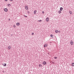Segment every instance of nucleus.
<instances>
[{"mask_svg": "<svg viewBox=\"0 0 74 74\" xmlns=\"http://www.w3.org/2000/svg\"><path fill=\"white\" fill-rule=\"evenodd\" d=\"M25 8L26 10H29V9L28 8V6H25Z\"/></svg>", "mask_w": 74, "mask_h": 74, "instance_id": "nucleus-3", "label": "nucleus"}, {"mask_svg": "<svg viewBox=\"0 0 74 74\" xmlns=\"http://www.w3.org/2000/svg\"><path fill=\"white\" fill-rule=\"evenodd\" d=\"M10 1H12V0H10Z\"/></svg>", "mask_w": 74, "mask_h": 74, "instance_id": "nucleus-28", "label": "nucleus"}, {"mask_svg": "<svg viewBox=\"0 0 74 74\" xmlns=\"http://www.w3.org/2000/svg\"><path fill=\"white\" fill-rule=\"evenodd\" d=\"M50 37H52L53 38V35H50Z\"/></svg>", "mask_w": 74, "mask_h": 74, "instance_id": "nucleus-18", "label": "nucleus"}, {"mask_svg": "<svg viewBox=\"0 0 74 74\" xmlns=\"http://www.w3.org/2000/svg\"><path fill=\"white\" fill-rule=\"evenodd\" d=\"M49 20V18L48 17H47L46 19V21H47V22H48Z\"/></svg>", "mask_w": 74, "mask_h": 74, "instance_id": "nucleus-2", "label": "nucleus"}, {"mask_svg": "<svg viewBox=\"0 0 74 74\" xmlns=\"http://www.w3.org/2000/svg\"><path fill=\"white\" fill-rule=\"evenodd\" d=\"M48 46V44H45L44 46V47H47Z\"/></svg>", "mask_w": 74, "mask_h": 74, "instance_id": "nucleus-6", "label": "nucleus"}, {"mask_svg": "<svg viewBox=\"0 0 74 74\" xmlns=\"http://www.w3.org/2000/svg\"><path fill=\"white\" fill-rule=\"evenodd\" d=\"M13 27H14V28H15V27H16V26H15V25H14L13 26Z\"/></svg>", "mask_w": 74, "mask_h": 74, "instance_id": "nucleus-17", "label": "nucleus"}, {"mask_svg": "<svg viewBox=\"0 0 74 74\" xmlns=\"http://www.w3.org/2000/svg\"><path fill=\"white\" fill-rule=\"evenodd\" d=\"M60 11H63V8L61 7L60 8Z\"/></svg>", "mask_w": 74, "mask_h": 74, "instance_id": "nucleus-10", "label": "nucleus"}, {"mask_svg": "<svg viewBox=\"0 0 74 74\" xmlns=\"http://www.w3.org/2000/svg\"><path fill=\"white\" fill-rule=\"evenodd\" d=\"M4 11L5 12H7L8 11V9L7 8L4 9Z\"/></svg>", "mask_w": 74, "mask_h": 74, "instance_id": "nucleus-4", "label": "nucleus"}, {"mask_svg": "<svg viewBox=\"0 0 74 74\" xmlns=\"http://www.w3.org/2000/svg\"><path fill=\"white\" fill-rule=\"evenodd\" d=\"M58 32H59V33H60V31H58Z\"/></svg>", "mask_w": 74, "mask_h": 74, "instance_id": "nucleus-27", "label": "nucleus"}, {"mask_svg": "<svg viewBox=\"0 0 74 74\" xmlns=\"http://www.w3.org/2000/svg\"><path fill=\"white\" fill-rule=\"evenodd\" d=\"M58 32H59V31L58 30H56L55 31V32L56 33H58Z\"/></svg>", "mask_w": 74, "mask_h": 74, "instance_id": "nucleus-13", "label": "nucleus"}, {"mask_svg": "<svg viewBox=\"0 0 74 74\" xmlns=\"http://www.w3.org/2000/svg\"><path fill=\"white\" fill-rule=\"evenodd\" d=\"M42 64H44V65H45L46 64H47V62L45 61H44L43 62Z\"/></svg>", "mask_w": 74, "mask_h": 74, "instance_id": "nucleus-5", "label": "nucleus"}, {"mask_svg": "<svg viewBox=\"0 0 74 74\" xmlns=\"http://www.w3.org/2000/svg\"><path fill=\"white\" fill-rule=\"evenodd\" d=\"M41 64H40L39 65V67H41Z\"/></svg>", "mask_w": 74, "mask_h": 74, "instance_id": "nucleus-19", "label": "nucleus"}, {"mask_svg": "<svg viewBox=\"0 0 74 74\" xmlns=\"http://www.w3.org/2000/svg\"><path fill=\"white\" fill-rule=\"evenodd\" d=\"M42 14H44V11L42 12Z\"/></svg>", "mask_w": 74, "mask_h": 74, "instance_id": "nucleus-23", "label": "nucleus"}, {"mask_svg": "<svg viewBox=\"0 0 74 74\" xmlns=\"http://www.w3.org/2000/svg\"><path fill=\"white\" fill-rule=\"evenodd\" d=\"M69 13L70 14H73V13H72V12L70 10L69 11Z\"/></svg>", "mask_w": 74, "mask_h": 74, "instance_id": "nucleus-11", "label": "nucleus"}, {"mask_svg": "<svg viewBox=\"0 0 74 74\" xmlns=\"http://www.w3.org/2000/svg\"><path fill=\"white\" fill-rule=\"evenodd\" d=\"M32 35H34V33H32Z\"/></svg>", "mask_w": 74, "mask_h": 74, "instance_id": "nucleus-24", "label": "nucleus"}, {"mask_svg": "<svg viewBox=\"0 0 74 74\" xmlns=\"http://www.w3.org/2000/svg\"><path fill=\"white\" fill-rule=\"evenodd\" d=\"M3 66H6V65H7V64H6L5 63H4V64H3Z\"/></svg>", "mask_w": 74, "mask_h": 74, "instance_id": "nucleus-15", "label": "nucleus"}, {"mask_svg": "<svg viewBox=\"0 0 74 74\" xmlns=\"http://www.w3.org/2000/svg\"><path fill=\"white\" fill-rule=\"evenodd\" d=\"M28 14H29L30 13V12L29 11H28L27 12Z\"/></svg>", "mask_w": 74, "mask_h": 74, "instance_id": "nucleus-21", "label": "nucleus"}, {"mask_svg": "<svg viewBox=\"0 0 74 74\" xmlns=\"http://www.w3.org/2000/svg\"><path fill=\"white\" fill-rule=\"evenodd\" d=\"M38 21L39 22H41V21H42L41 20H38Z\"/></svg>", "mask_w": 74, "mask_h": 74, "instance_id": "nucleus-20", "label": "nucleus"}, {"mask_svg": "<svg viewBox=\"0 0 74 74\" xmlns=\"http://www.w3.org/2000/svg\"><path fill=\"white\" fill-rule=\"evenodd\" d=\"M36 12H37V10H35L34 12V14H36Z\"/></svg>", "mask_w": 74, "mask_h": 74, "instance_id": "nucleus-12", "label": "nucleus"}, {"mask_svg": "<svg viewBox=\"0 0 74 74\" xmlns=\"http://www.w3.org/2000/svg\"><path fill=\"white\" fill-rule=\"evenodd\" d=\"M58 12L59 14H61V13H62V11L60 10H59L58 11Z\"/></svg>", "mask_w": 74, "mask_h": 74, "instance_id": "nucleus-9", "label": "nucleus"}, {"mask_svg": "<svg viewBox=\"0 0 74 74\" xmlns=\"http://www.w3.org/2000/svg\"><path fill=\"white\" fill-rule=\"evenodd\" d=\"M16 25H17V26H19V25H20V23H16Z\"/></svg>", "mask_w": 74, "mask_h": 74, "instance_id": "nucleus-8", "label": "nucleus"}, {"mask_svg": "<svg viewBox=\"0 0 74 74\" xmlns=\"http://www.w3.org/2000/svg\"><path fill=\"white\" fill-rule=\"evenodd\" d=\"M54 58H55V59H57V58H58L57 57H55Z\"/></svg>", "mask_w": 74, "mask_h": 74, "instance_id": "nucleus-22", "label": "nucleus"}, {"mask_svg": "<svg viewBox=\"0 0 74 74\" xmlns=\"http://www.w3.org/2000/svg\"><path fill=\"white\" fill-rule=\"evenodd\" d=\"M8 7H10L11 6V4H8Z\"/></svg>", "mask_w": 74, "mask_h": 74, "instance_id": "nucleus-16", "label": "nucleus"}, {"mask_svg": "<svg viewBox=\"0 0 74 74\" xmlns=\"http://www.w3.org/2000/svg\"><path fill=\"white\" fill-rule=\"evenodd\" d=\"M71 45H72L74 44V43L73 42V40H71L70 42Z\"/></svg>", "mask_w": 74, "mask_h": 74, "instance_id": "nucleus-1", "label": "nucleus"}, {"mask_svg": "<svg viewBox=\"0 0 74 74\" xmlns=\"http://www.w3.org/2000/svg\"><path fill=\"white\" fill-rule=\"evenodd\" d=\"M72 66H74V63H73L71 64Z\"/></svg>", "mask_w": 74, "mask_h": 74, "instance_id": "nucleus-14", "label": "nucleus"}, {"mask_svg": "<svg viewBox=\"0 0 74 74\" xmlns=\"http://www.w3.org/2000/svg\"><path fill=\"white\" fill-rule=\"evenodd\" d=\"M11 47L10 46H9L8 47V49H9V50L11 49Z\"/></svg>", "mask_w": 74, "mask_h": 74, "instance_id": "nucleus-7", "label": "nucleus"}, {"mask_svg": "<svg viewBox=\"0 0 74 74\" xmlns=\"http://www.w3.org/2000/svg\"><path fill=\"white\" fill-rule=\"evenodd\" d=\"M24 16H25V17H27V16H26L24 15Z\"/></svg>", "mask_w": 74, "mask_h": 74, "instance_id": "nucleus-25", "label": "nucleus"}, {"mask_svg": "<svg viewBox=\"0 0 74 74\" xmlns=\"http://www.w3.org/2000/svg\"><path fill=\"white\" fill-rule=\"evenodd\" d=\"M8 0H5L6 1H7Z\"/></svg>", "mask_w": 74, "mask_h": 74, "instance_id": "nucleus-26", "label": "nucleus"}]
</instances>
